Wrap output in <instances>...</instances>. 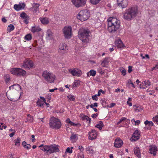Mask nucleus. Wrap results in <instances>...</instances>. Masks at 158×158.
I'll return each mask as SVG.
<instances>
[{
	"label": "nucleus",
	"mask_w": 158,
	"mask_h": 158,
	"mask_svg": "<svg viewBox=\"0 0 158 158\" xmlns=\"http://www.w3.org/2000/svg\"><path fill=\"white\" fill-rule=\"evenodd\" d=\"M120 22L116 18H110L108 20V31L110 33H114L120 27Z\"/></svg>",
	"instance_id": "1"
},
{
	"label": "nucleus",
	"mask_w": 158,
	"mask_h": 158,
	"mask_svg": "<svg viewBox=\"0 0 158 158\" xmlns=\"http://www.w3.org/2000/svg\"><path fill=\"white\" fill-rule=\"evenodd\" d=\"M138 14V9L135 7H132L126 9L123 13V18L125 20L130 21L134 19Z\"/></svg>",
	"instance_id": "2"
},
{
	"label": "nucleus",
	"mask_w": 158,
	"mask_h": 158,
	"mask_svg": "<svg viewBox=\"0 0 158 158\" xmlns=\"http://www.w3.org/2000/svg\"><path fill=\"white\" fill-rule=\"evenodd\" d=\"M90 34V31L88 29L82 28L79 29L78 31V36L83 43L84 46L89 42V38Z\"/></svg>",
	"instance_id": "3"
},
{
	"label": "nucleus",
	"mask_w": 158,
	"mask_h": 158,
	"mask_svg": "<svg viewBox=\"0 0 158 158\" xmlns=\"http://www.w3.org/2000/svg\"><path fill=\"white\" fill-rule=\"evenodd\" d=\"M39 147L41 148L40 149L46 152V153H49L50 154L59 152V148L55 145H44L41 144Z\"/></svg>",
	"instance_id": "4"
},
{
	"label": "nucleus",
	"mask_w": 158,
	"mask_h": 158,
	"mask_svg": "<svg viewBox=\"0 0 158 158\" xmlns=\"http://www.w3.org/2000/svg\"><path fill=\"white\" fill-rule=\"evenodd\" d=\"M42 76L44 80L49 83L54 82L56 78L55 76L53 73L47 71L43 73Z\"/></svg>",
	"instance_id": "5"
},
{
	"label": "nucleus",
	"mask_w": 158,
	"mask_h": 158,
	"mask_svg": "<svg viewBox=\"0 0 158 158\" xmlns=\"http://www.w3.org/2000/svg\"><path fill=\"white\" fill-rule=\"evenodd\" d=\"M49 124L50 127L55 129H59L61 126V123L59 120L54 117L50 118Z\"/></svg>",
	"instance_id": "6"
},
{
	"label": "nucleus",
	"mask_w": 158,
	"mask_h": 158,
	"mask_svg": "<svg viewBox=\"0 0 158 158\" xmlns=\"http://www.w3.org/2000/svg\"><path fill=\"white\" fill-rule=\"evenodd\" d=\"M89 16V12L87 10H82L79 12L77 15V18L81 21H84L87 20Z\"/></svg>",
	"instance_id": "7"
},
{
	"label": "nucleus",
	"mask_w": 158,
	"mask_h": 158,
	"mask_svg": "<svg viewBox=\"0 0 158 158\" xmlns=\"http://www.w3.org/2000/svg\"><path fill=\"white\" fill-rule=\"evenodd\" d=\"M72 28L70 26L65 27L63 29V33L65 37L67 39H70L72 35Z\"/></svg>",
	"instance_id": "8"
},
{
	"label": "nucleus",
	"mask_w": 158,
	"mask_h": 158,
	"mask_svg": "<svg viewBox=\"0 0 158 158\" xmlns=\"http://www.w3.org/2000/svg\"><path fill=\"white\" fill-rule=\"evenodd\" d=\"M86 0H71L73 5L77 7L83 6L86 3Z\"/></svg>",
	"instance_id": "9"
},
{
	"label": "nucleus",
	"mask_w": 158,
	"mask_h": 158,
	"mask_svg": "<svg viewBox=\"0 0 158 158\" xmlns=\"http://www.w3.org/2000/svg\"><path fill=\"white\" fill-rule=\"evenodd\" d=\"M22 67L25 68H32L34 66L33 61L30 60H25L24 61L23 64L21 66Z\"/></svg>",
	"instance_id": "10"
},
{
	"label": "nucleus",
	"mask_w": 158,
	"mask_h": 158,
	"mask_svg": "<svg viewBox=\"0 0 158 158\" xmlns=\"http://www.w3.org/2000/svg\"><path fill=\"white\" fill-rule=\"evenodd\" d=\"M69 72L73 76L77 77L80 76L82 74L81 71L77 69H69Z\"/></svg>",
	"instance_id": "11"
},
{
	"label": "nucleus",
	"mask_w": 158,
	"mask_h": 158,
	"mask_svg": "<svg viewBox=\"0 0 158 158\" xmlns=\"http://www.w3.org/2000/svg\"><path fill=\"white\" fill-rule=\"evenodd\" d=\"M117 3L119 7L124 8L127 6L128 2L127 0H117Z\"/></svg>",
	"instance_id": "12"
},
{
	"label": "nucleus",
	"mask_w": 158,
	"mask_h": 158,
	"mask_svg": "<svg viewBox=\"0 0 158 158\" xmlns=\"http://www.w3.org/2000/svg\"><path fill=\"white\" fill-rule=\"evenodd\" d=\"M40 5L38 3H33L32 5V7L30 9L34 15H36L38 13H39V6Z\"/></svg>",
	"instance_id": "13"
},
{
	"label": "nucleus",
	"mask_w": 158,
	"mask_h": 158,
	"mask_svg": "<svg viewBox=\"0 0 158 158\" xmlns=\"http://www.w3.org/2000/svg\"><path fill=\"white\" fill-rule=\"evenodd\" d=\"M140 133L138 130H136L133 133L132 136L131 138L132 141H135L139 138Z\"/></svg>",
	"instance_id": "14"
},
{
	"label": "nucleus",
	"mask_w": 158,
	"mask_h": 158,
	"mask_svg": "<svg viewBox=\"0 0 158 158\" xmlns=\"http://www.w3.org/2000/svg\"><path fill=\"white\" fill-rule=\"evenodd\" d=\"M89 139L90 140L94 139L97 137V133L96 131L94 130H92L89 132Z\"/></svg>",
	"instance_id": "15"
},
{
	"label": "nucleus",
	"mask_w": 158,
	"mask_h": 158,
	"mask_svg": "<svg viewBox=\"0 0 158 158\" xmlns=\"http://www.w3.org/2000/svg\"><path fill=\"white\" fill-rule=\"evenodd\" d=\"M157 148L155 145H151L149 146V152L150 154L155 156L157 152Z\"/></svg>",
	"instance_id": "16"
},
{
	"label": "nucleus",
	"mask_w": 158,
	"mask_h": 158,
	"mask_svg": "<svg viewBox=\"0 0 158 158\" xmlns=\"http://www.w3.org/2000/svg\"><path fill=\"white\" fill-rule=\"evenodd\" d=\"M115 46L118 48H123L124 46L120 39L116 40L115 44Z\"/></svg>",
	"instance_id": "17"
},
{
	"label": "nucleus",
	"mask_w": 158,
	"mask_h": 158,
	"mask_svg": "<svg viewBox=\"0 0 158 158\" xmlns=\"http://www.w3.org/2000/svg\"><path fill=\"white\" fill-rule=\"evenodd\" d=\"M123 144V142L122 140L118 138L115 139L114 143V146L115 147L120 148L122 146Z\"/></svg>",
	"instance_id": "18"
},
{
	"label": "nucleus",
	"mask_w": 158,
	"mask_h": 158,
	"mask_svg": "<svg viewBox=\"0 0 158 158\" xmlns=\"http://www.w3.org/2000/svg\"><path fill=\"white\" fill-rule=\"evenodd\" d=\"M25 4L24 3H19V4H15L14 5V8L17 11H19L24 8Z\"/></svg>",
	"instance_id": "19"
},
{
	"label": "nucleus",
	"mask_w": 158,
	"mask_h": 158,
	"mask_svg": "<svg viewBox=\"0 0 158 158\" xmlns=\"http://www.w3.org/2000/svg\"><path fill=\"white\" fill-rule=\"evenodd\" d=\"M134 151L135 154L139 158H140L141 157L140 150L139 147H136L134 148Z\"/></svg>",
	"instance_id": "20"
},
{
	"label": "nucleus",
	"mask_w": 158,
	"mask_h": 158,
	"mask_svg": "<svg viewBox=\"0 0 158 158\" xmlns=\"http://www.w3.org/2000/svg\"><path fill=\"white\" fill-rule=\"evenodd\" d=\"M40 20L41 23L43 24H47L49 22V20L47 17H40Z\"/></svg>",
	"instance_id": "21"
},
{
	"label": "nucleus",
	"mask_w": 158,
	"mask_h": 158,
	"mask_svg": "<svg viewBox=\"0 0 158 158\" xmlns=\"http://www.w3.org/2000/svg\"><path fill=\"white\" fill-rule=\"evenodd\" d=\"M41 30V28H40L39 26H33L31 28V31L33 33L39 32Z\"/></svg>",
	"instance_id": "22"
},
{
	"label": "nucleus",
	"mask_w": 158,
	"mask_h": 158,
	"mask_svg": "<svg viewBox=\"0 0 158 158\" xmlns=\"http://www.w3.org/2000/svg\"><path fill=\"white\" fill-rule=\"evenodd\" d=\"M26 71L22 69L19 68L18 70V76H24L26 75Z\"/></svg>",
	"instance_id": "23"
},
{
	"label": "nucleus",
	"mask_w": 158,
	"mask_h": 158,
	"mask_svg": "<svg viewBox=\"0 0 158 158\" xmlns=\"http://www.w3.org/2000/svg\"><path fill=\"white\" fill-rule=\"evenodd\" d=\"M109 62V58L106 57L102 62L101 65L103 67H105L106 65L108 64Z\"/></svg>",
	"instance_id": "24"
},
{
	"label": "nucleus",
	"mask_w": 158,
	"mask_h": 158,
	"mask_svg": "<svg viewBox=\"0 0 158 158\" xmlns=\"http://www.w3.org/2000/svg\"><path fill=\"white\" fill-rule=\"evenodd\" d=\"M19 68H13L10 69V72L12 74L17 75Z\"/></svg>",
	"instance_id": "25"
},
{
	"label": "nucleus",
	"mask_w": 158,
	"mask_h": 158,
	"mask_svg": "<svg viewBox=\"0 0 158 158\" xmlns=\"http://www.w3.org/2000/svg\"><path fill=\"white\" fill-rule=\"evenodd\" d=\"M59 47L60 51H64L66 48V44L64 43H62L59 45Z\"/></svg>",
	"instance_id": "26"
},
{
	"label": "nucleus",
	"mask_w": 158,
	"mask_h": 158,
	"mask_svg": "<svg viewBox=\"0 0 158 158\" xmlns=\"http://www.w3.org/2000/svg\"><path fill=\"white\" fill-rule=\"evenodd\" d=\"M13 85V89H15L17 90H21V86L18 84H15Z\"/></svg>",
	"instance_id": "27"
},
{
	"label": "nucleus",
	"mask_w": 158,
	"mask_h": 158,
	"mask_svg": "<svg viewBox=\"0 0 158 158\" xmlns=\"http://www.w3.org/2000/svg\"><path fill=\"white\" fill-rule=\"evenodd\" d=\"M99 123L96 125L95 127L99 128L100 130H101L102 129L103 126L102 122L101 121H100Z\"/></svg>",
	"instance_id": "28"
},
{
	"label": "nucleus",
	"mask_w": 158,
	"mask_h": 158,
	"mask_svg": "<svg viewBox=\"0 0 158 158\" xmlns=\"http://www.w3.org/2000/svg\"><path fill=\"white\" fill-rule=\"evenodd\" d=\"M14 26L13 25L10 24L9 25H8L7 27V30L8 32H10L11 31L14 30Z\"/></svg>",
	"instance_id": "29"
},
{
	"label": "nucleus",
	"mask_w": 158,
	"mask_h": 158,
	"mask_svg": "<svg viewBox=\"0 0 158 158\" xmlns=\"http://www.w3.org/2000/svg\"><path fill=\"white\" fill-rule=\"evenodd\" d=\"M70 139L71 140L73 141H75L77 140V135L74 134H72L70 137Z\"/></svg>",
	"instance_id": "30"
},
{
	"label": "nucleus",
	"mask_w": 158,
	"mask_h": 158,
	"mask_svg": "<svg viewBox=\"0 0 158 158\" xmlns=\"http://www.w3.org/2000/svg\"><path fill=\"white\" fill-rule=\"evenodd\" d=\"M37 106H40V107H42L44 105V103L40 99H38L37 102Z\"/></svg>",
	"instance_id": "31"
},
{
	"label": "nucleus",
	"mask_w": 158,
	"mask_h": 158,
	"mask_svg": "<svg viewBox=\"0 0 158 158\" xmlns=\"http://www.w3.org/2000/svg\"><path fill=\"white\" fill-rule=\"evenodd\" d=\"M21 140L20 138H17L16 139H15L14 140V142H15V145L17 146H18L20 145V142Z\"/></svg>",
	"instance_id": "32"
},
{
	"label": "nucleus",
	"mask_w": 158,
	"mask_h": 158,
	"mask_svg": "<svg viewBox=\"0 0 158 158\" xmlns=\"http://www.w3.org/2000/svg\"><path fill=\"white\" fill-rule=\"evenodd\" d=\"M24 39L27 40H30L32 39V36L31 34H28L26 35L24 37Z\"/></svg>",
	"instance_id": "33"
},
{
	"label": "nucleus",
	"mask_w": 158,
	"mask_h": 158,
	"mask_svg": "<svg viewBox=\"0 0 158 158\" xmlns=\"http://www.w3.org/2000/svg\"><path fill=\"white\" fill-rule=\"evenodd\" d=\"M5 81L6 83H7L10 80V77L9 75H6L4 77Z\"/></svg>",
	"instance_id": "34"
},
{
	"label": "nucleus",
	"mask_w": 158,
	"mask_h": 158,
	"mask_svg": "<svg viewBox=\"0 0 158 158\" xmlns=\"http://www.w3.org/2000/svg\"><path fill=\"white\" fill-rule=\"evenodd\" d=\"M101 0H90V3L93 5H96L100 2Z\"/></svg>",
	"instance_id": "35"
},
{
	"label": "nucleus",
	"mask_w": 158,
	"mask_h": 158,
	"mask_svg": "<svg viewBox=\"0 0 158 158\" xmlns=\"http://www.w3.org/2000/svg\"><path fill=\"white\" fill-rule=\"evenodd\" d=\"M90 75L94 77L96 74V72L94 70L91 69L89 71Z\"/></svg>",
	"instance_id": "36"
},
{
	"label": "nucleus",
	"mask_w": 158,
	"mask_h": 158,
	"mask_svg": "<svg viewBox=\"0 0 158 158\" xmlns=\"http://www.w3.org/2000/svg\"><path fill=\"white\" fill-rule=\"evenodd\" d=\"M23 19H24V22L25 23L27 24L28 23V20H29V18L27 15V16H25Z\"/></svg>",
	"instance_id": "37"
},
{
	"label": "nucleus",
	"mask_w": 158,
	"mask_h": 158,
	"mask_svg": "<svg viewBox=\"0 0 158 158\" xmlns=\"http://www.w3.org/2000/svg\"><path fill=\"white\" fill-rule=\"evenodd\" d=\"M120 71L122 73V74L123 76H125L126 74V70L123 68H121L120 70Z\"/></svg>",
	"instance_id": "38"
},
{
	"label": "nucleus",
	"mask_w": 158,
	"mask_h": 158,
	"mask_svg": "<svg viewBox=\"0 0 158 158\" xmlns=\"http://www.w3.org/2000/svg\"><path fill=\"white\" fill-rule=\"evenodd\" d=\"M83 120H86L87 121H89V123L90 122L91 118H89L88 116L87 115H84L82 117Z\"/></svg>",
	"instance_id": "39"
},
{
	"label": "nucleus",
	"mask_w": 158,
	"mask_h": 158,
	"mask_svg": "<svg viewBox=\"0 0 158 158\" xmlns=\"http://www.w3.org/2000/svg\"><path fill=\"white\" fill-rule=\"evenodd\" d=\"M142 84L145 85L149 86L151 85V82L149 80H147V81H143L142 82Z\"/></svg>",
	"instance_id": "40"
},
{
	"label": "nucleus",
	"mask_w": 158,
	"mask_h": 158,
	"mask_svg": "<svg viewBox=\"0 0 158 158\" xmlns=\"http://www.w3.org/2000/svg\"><path fill=\"white\" fill-rule=\"evenodd\" d=\"M67 98L69 99L72 101H74L75 100V98L74 97V96L72 95H69L67 96Z\"/></svg>",
	"instance_id": "41"
},
{
	"label": "nucleus",
	"mask_w": 158,
	"mask_h": 158,
	"mask_svg": "<svg viewBox=\"0 0 158 158\" xmlns=\"http://www.w3.org/2000/svg\"><path fill=\"white\" fill-rule=\"evenodd\" d=\"M47 37L48 38V39H50L52 38V32L50 31H48L47 33Z\"/></svg>",
	"instance_id": "42"
},
{
	"label": "nucleus",
	"mask_w": 158,
	"mask_h": 158,
	"mask_svg": "<svg viewBox=\"0 0 158 158\" xmlns=\"http://www.w3.org/2000/svg\"><path fill=\"white\" fill-rule=\"evenodd\" d=\"M86 150L87 151H89L90 153L92 154L94 152V150L93 149L89 147H88L86 148Z\"/></svg>",
	"instance_id": "43"
},
{
	"label": "nucleus",
	"mask_w": 158,
	"mask_h": 158,
	"mask_svg": "<svg viewBox=\"0 0 158 158\" xmlns=\"http://www.w3.org/2000/svg\"><path fill=\"white\" fill-rule=\"evenodd\" d=\"M78 158H84V155L83 152H80L77 155Z\"/></svg>",
	"instance_id": "44"
},
{
	"label": "nucleus",
	"mask_w": 158,
	"mask_h": 158,
	"mask_svg": "<svg viewBox=\"0 0 158 158\" xmlns=\"http://www.w3.org/2000/svg\"><path fill=\"white\" fill-rule=\"evenodd\" d=\"M78 85V83L77 80H75L73 83L72 85L73 87H76L77 86V85Z\"/></svg>",
	"instance_id": "45"
},
{
	"label": "nucleus",
	"mask_w": 158,
	"mask_h": 158,
	"mask_svg": "<svg viewBox=\"0 0 158 158\" xmlns=\"http://www.w3.org/2000/svg\"><path fill=\"white\" fill-rule=\"evenodd\" d=\"M153 120L154 122H156L158 124V116H156L155 117H153Z\"/></svg>",
	"instance_id": "46"
},
{
	"label": "nucleus",
	"mask_w": 158,
	"mask_h": 158,
	"mask_svg": "<svg viewBox=\"0 0 158 158\" xmlns=\"http://www.w3.org/2000/svg\"><path fill=\"white\" fill-rule=\"evenodd\" d=\"M155 12L154 10H150L149 12V15H150L151 16H153L154 15Z\"/></svg>",
	"instance_id": "47"
},
{
	"label": "nucleus",
	"mask_w": 158,
	"mask_h": 158,
	"mask_svg": "<svg viewBox=\"0 0 158 158\" xmlns=\"http://www.w3.org/2000/svg\"><path fill=\"white\" fill-rule=\"evenodd\" d=\"M97 96V94L92 96V99L94 100H95L96 101H97L98 99V98Z\"/></svg>",
	"instance_id": "48"
},
{
	"label": "nucleus",
	"mask_w": 158,
	"mask_h": 158,
	"mask_svg": "<svg viewBox=\"0 0 158 158\" xmlns=\"http://www.w3.org/2000/svg\"><path fill=\"white\" fill-rule=\"evenodd\" d=\"M69 123L71 125L74 126H76L78 124L80 125V124H79V123H77V124H75L72 122L71 121H69Z\"/></svg>",
	"instance_id": "49"
},
{
	"label": "nucleus",
	"mask_w": 158,
	"mask_h": 158,
	"mask_svg": "<svg viewBox=\"0 0 158 158\" xmlns=\"http://www.w3.org/2000/svg\"><path fill=\"white\" fill-rule=\"evenodd\" d=\"M66 152L69 153H71L72 152V150L70 149V148H68L66 149Z\"/></svg>",
	"instance_id": "50"
},
{
	"label": "nucleus",
	"mask_w": 158,
	"mask_h": 158,
	"mask_svg": "<svg viewBox=\"0 0 158 158\" xmlns=\"http://www.w3.org/2000/svg\"><path fill=\"white\" fill-rule=\"evenodd\" d=\"M78 149L80 150L81 152H83V151L84 150V148L81 145L78 146Z\"/></svg>",
	"instance_id": "51"
},
{
	"label": "nucleus",
	"mask_w": 158,
	"mask_h": 158,
	"mask_svg": "<svg viewBox=\"0 0 158 158\" xmlns=\"http://www.w3.org/2000/svg\"><path fill=\"white\" fill-rule=\"evenodd\" d=\"M8 99L10 100V101H17V100H18L19 98H20V97H17V98H16V99L15 100H13V99H14L13 98H8Z\"/></svg>",
	"instance_id": "52"
},
{
	"label": "nucleus",
	"mask_w": 158,
	"mask_h": 158,
	"mask_svg": "<svg viewBox=\"0 0 158 158\" xmlns=\"http://www.w3.org/2000/svg\"><path fill=\"white\" fill-rule=\"evenodd\" d=\"M26 16H27V14L24 12L22 13L20 15V17L23 19Z\"/></svg>",
	"instance_id": "53"
},
{
	"label": "nucleus",
	"mask_w": 158,
	"mask_h": 158,
	"mask_svg": "<svg viewBox=\"0 0 158 158\" xmlns=\"http://www.w3.org/2000/svg\"><path fill=\"white\" fill-rule=\"evenodd\" d=\"M157 69H158V64L156 65L155 67H153L152 70V71H153L154 70H157Z\"/></svg>",
	"instance_id": "54"
},
{
	"label": "nucleus",
	"mask_w": 158,
	"mask_h": 158,
	"mask_svg": "<svg viewBox=\"0 0 158 158\" xmlns=\"http://www.w3.org/2000/svg\"><path fill=\"white\" fill-rule=\"evenodd\" d=\"M132 71V67L131 66H129L128 69V72L129 73H130Z\"/></svg>",
	"instance_id": "55"
},
{
	"label": "nucleus",
	"mask_w": 158,
	"mask_h": 158,
	"mask_svg": "<svg viewBox=\"0 0 158 158\" xmlns=\"http://www.w3.org/2000/svg\"><path fill=\"white\" fill-rule=\"evenodd\" d=\"M27 149H30L31 147V146L29 144H27V145L25 147Z\"/></svg>",
	"instance_id": "56"
},
{
	"label": "nucleus",
	"mask_w": 158,
	"mask_h": 158,
	"mask_svg": "<svg viewBox=\"0 0 158 158\" xmlns=\"http://www.w3.org/2000/svg\"><path fill=\"white\" fill-rule=\"evenodd\" d=\"M135 125H138L140 123V121L138 120H136V121H135Z\"/></svg>",
	"instance_id": "57"
},
{
	"label": "nucleus",
	"mask_w": 158,
	"mask_h": 158,
	"mask_svg": "<svg viewBox=\"0 0 158 158\" xmlns=\"http://www.w3.org/2000/svg\"><path fill=\"white\" fill-rule=\"evenodd\" d=\"M148 125L149 126H153V123L152 121H149V123H148Z\"/></svg>",
	"instance_id": "58"
},
{
	"label": "nucleus",
	"mask_w": 158,
	"mask_h": 158,
	"mask_svg": "<svg viewBox=\"0 0 158 158\" xmlns=\"http://www.w3.org/2000/svg\"><path fill=\"white\" fill-rule=\"evenodd\" d=\"M2 22L4 23H6L7 21V20L6 19L5 17L3 18L2 19Z\"/></svg>",
	"instance_id": "59"
},
{
	"label": "nucleus",
	"mask_w": 158,
	"mask_h": 158,
	"mask_svg": "<svg viewBox=\"0 0 158 158\" xmlns=\"http://www.w3.org/2000/svg\"><path fill=\"white\" fill-rule=\"evenodd\" d=\"M57 89V88H55L54 89H49V92H54L55 90H56Z\"/></svg>",
	"instance_id": "60"
},
{
	"label": "nucleus",
	"mask_w": 158,
	"mask_h": 158,
	"mask_svg": "<svg viewBox=\"0 0 158 158\" xmlns=\"http://www.w3.org/2000/svg\"><path fill=\"white\" fill-rule=\"evenodd\" d=\"M35 135H31V137L32 138V142H34L35 140Z\"/></svg>",
	"instance_id": "61"
},
{
	"label": "nucleus",
	"mask_w": 158,
	"mask_h": 158,
	"mask_svg": "<svg viewBox=\"0 0 158 158\" xmlns=\"http://www.w3.org/2000/svg\"><path fill=\"white\" fill-rule=\"evenodd\" d=\"M101 89H100L98 90V94L97 95V96H100L101 95Z\"/></svg>",
	"instance_id": "62"
},
{
	"label": "nucleus",
	"mask_w": 158,
	"mask_h": 158,
	"mask_svg": "<svg viewBox=\"0 0 158 158\" xmlns=\"http://www.w3.org/2000/svg\"><path fill=\"white\" fill-rule=\"evenodd\" d=\"M15 133L13 132L9 134V136L10 137H13L14 135H15Z\"/></svg>",
	"instance_id": "63"
},
{
	"label": "nucleus",
	"mask_w": 158,
	"mask_h": 158,
	"mask_svg": "<svg viewBox=\"0 0 158 158\" xmlns=\"http://www.w3.org/2000/svg\"><path fill=\"white\" fill-rule=\"evenodd\" d=\"M26 142L25 141H24L22 143V145L25 147L26 146Z\"/></svg>",
	"instance_id": "64"
}]
</instances>
